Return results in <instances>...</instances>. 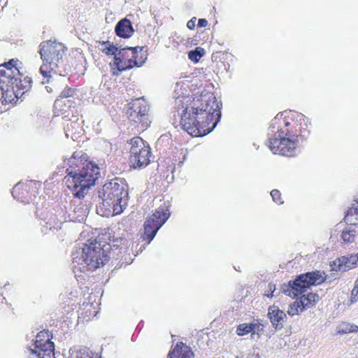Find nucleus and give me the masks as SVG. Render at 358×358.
I'll return each instance as SVG.
<instances>
[{
  "instance_id": "obj_37",
  "label": "nucleus",
  "mask_w": 358,
  "mask_h": 358,
  "mask_svg": "<svg viewBox=\"0 0 358 358\" xmlns=\"http://www.w3.org/2000/svg\"><path fill=\"white\" fill-rule=\"evenodd\" d=\"M283 124H284V126H285V127H288V126L289 125V122H285V121H284V122H283Z\"/></svg>"
},
{
  "instance_id": "obj_8",
  "label": "nucleus",
  "mask_w": 358,
  "mask_h": 358,
  "mask_svg": "<svg viewBox=\"0 0 358 358\" xmlns=\"http://www.w3.org/2000/svg\"><path fill=\"white\" fill-rule=\"evenodd\" d=\"M320 271L308 272L300 275L294 280L289 282V286L283 289V292L292 297H296L307 291L312 285L322 284L325 277Z\"/></svg>"
},
{
  "instance_id": "obj_16",
  "label": "nucleus",
  "mask_w": 358,
  "mask_h": 358,
  "mask_svg": "<svg viewBox=\"0 0 358 358\" xmlns=\"http://www.w3.org/2000/svg\"><path fill=\"white\" fill-rule=\"evenodd\" d=\"M116 34L122 38H129L134 34V28L129 20L124 18L121 20L115 26Z\"/></svg>"
},
{
  "instance_id": "obj_17",
  "label": "nucleus",
  "mask_w": 358,
  "mask_h": 358,
  "mask_svg": "<svg viewBox=\"0 0 358 358\" xmlns=\"http://www.w3.org/2000/svg\"><path fill=\"white\" fill-rule=\"evenodd\" d=\"M143 63V62L138 64L136 61V58L134 59L131 55L130 58L127 59L125 61H122L120 59V57L115 58L113 63L110 64V65L112 66H115L119 72H122L127 69H131L134 66L140 67L142 66ZM112 68L114 69V67Z\"/></svg>"
},
{
  "instance_id": "obj_35",
  "label": "nucleus",
  "mask_w": 358,
  "mask_h": 358,
  "mask_svg": "<svg viewBox=\"0 0 358 358\" xmlns=\"http://www.w3.org/2000/svg\"><path fill=\"white\" fill-rule=\"evenodd\" d=\"M46 336L47 338H48V336L47 335V333L45 332V331H40L37 336H36V341L37 340H41V343H43V339H42V337H45Z\"/></svg>"
},
{
  "instance_id": "obj_12",
  "label": "nucleus",
  "mask_w": 358,
  "mask_h": 358,
  "mask_svg": "<svg viewBox=\"0 0 358 358\" xmlns=\"http://www.w3.org/2000/svg\"><path fill=\"white\" fill-rule=\"evenodd\" d=\"M54 343L47 338L44 343L35 341L27 350V358H55Z\"/></svg>"
},
{
  "instance_id": "obj_28",
  "label": "nucleus",
  "mask_w": 358,
  "mask_h": 358,
  "mask_svg": "<svg viewBox=\"0 0 358 358\" xmlns=\"http://www.w3.org/2000/svg\"><path fill=\"white\" fill-rule=\"evenodd\" d=\"M271 196L273 201L276 203H282V201H281L280 193L278 189H273L271 192Z\"/></svg>"
},
{
  "instance_id": "obj_29",
  "label": "nucleus",
  "mask_w": 358,
  "mask_h": 358,
  "mask_svg": "<svg viewBox=\"0 0 358 358\" xmlns=\"http://www.w3.org/2000/svg\"><path fill=\"white\" fill-rule=\"evenodd\" d=\"M14 63L15 64L16 62H15L13 59L10 60L8 63L5 64L6 67L7 68V70L6 71H8V69H10L13 72V75L15 74V71L17 72V74L19 73L18 69L15 66Z\"/></svg>"
},
{
  "instance_id": "obj_36",
  "label": "nucleus",
  "mask_w": 358,
  "mask_h": 358,
  "mask_svg": "<svg viewBox=\"0 0 358 358\" xmlns=\"http://www.w3.org/2000/svg\"><path fill=\"white\" fill-rule=\"evenodd\" d=\"M208 25V21L206 19H199L198 26L199 27H206Z\"/></svg>"
},
{
  "instance_id": "obj_14",
  "label": "nucleus",
  "mask_w": 358,
  "mask_h": 358,
  "mask_svg": "<svg viewBox=\"0 0 358 358\" xmlns=\"http://www.w3.org/2000/svg\"><path fill=\"white\" fill-rule=\"evenodd\" d=\"M64 162L68 166L66 170V176H70V169L72 171H78L76 169H81L82 166L88 162L86 159V155L83 153L82 151H76L69 158H66Z\"/></svg>"
},
{
  "instance_id": "obj_30",
  "label": "nucleus",
  "mask_w": 358,
  "mask_h": 358,
  "mask_svg": "<svg viewBox=\"0 0 358 358\" xmlns=\"http://www.w3.org/2000/svg\"><path fill=\"white\" fill-rule=\"evenodd\" d=\"M73 90L71 89V88H66L64 89L60 94V97L61 98H67V97H70V96H72L73 94Z\"/></svg>"
},
{
  "instance_id": "obj_31",
  "label": "nucleus",
  "mask_w": 358,
  "mask_h": 358,
  "mask_svg": "<svg viewBox=\"0 0 358 358\" xmlns=\"http://www.w3.org/2000/svg\"><path fill=\"white\" fill-rule=\"evenodd\" d=\"M20 187H21V185L20 183L17 184L13 189V191H12V195L14 198L15 199H20L19 196H18V193H19V191L20 189Z\"/></svg>"
},
{
  "instance_id": "obj_4",
  "label": "nucleus",
  "mask_w": 358,
  "mask_h": 358,
  "mask_svg": "<svg viewBox=\"0 0 358 358\" xmlns=\"http://www.w3.org/2000/svg\"><path fill=\"white\" fill-rule=\"evenodd\" d=\"M103 206L112 208L114 215H119L127 207L128 186L122 179L115 178L106 182L98 191Z\"/></svg>"
},
{
  "instance_id": "obj_19",
  "label": "nucleus",
  "mask_w": 358,
  "mask_h": 358,
  "mask_svg": "<svg viewBox=\"0 0 358 358\" xmlns=\"http://www.w3.org/2000/svg\"><path fill=\"white\" fill-rule=\"evenodd\" d=\"M356 228L355 224H350L344 227L341 237L345 243H350L355 241L357 234Z\"/></svg>"
},
{
  "instance_id": "obj_32",
  "label": "nucleus",
  "mask_w": 358,
  "mask_h": 358,
  "mask_svg": "<svg viewBox=\"0 0 358 358\" xmlns=\"http://www.w3.org/2000/svg\"><path fill=\"white\" fill-rule=\"evenodd\" d=\"M196 17H192L190 20H189L187 23V27L189 29H194V27H195V23H196Z\"/></svg>"
},
{
  "instance_id": "obj_24",
  "label": "nucleus",
  "mask_w": 358,
  "mask_h": 358,
  "mask_svg": "<svg viewBox=\"0 0 358 358\" xmlns=\"http://www.w3.org/2000/svg\"><path fill=\"white\" fill-rule=\"evenodd\" d=\"M204 55V50L198 47L194 50H191L188 53L189 59L194 62H197Z\"/></svg>"
},
{
  "instance_id": "obj_27",
  "label": "nucleus",
  "mask_w": 358,
  "mask_h": 358,
  "mask_svg": "<svg viewBox=\"0 0 358 358\" xmlns=\"http://www.w3.org/2000/svg\"><path fill=\"white\" fill-rule=\"evenodd\" d=\"M358 331V327L352 324H345L341 329V332L348 334L350 332H357Z\"/></svg>"
},
{
  "instance_id": "obj_23",
  "label": "nucleus",
  "mask_w": 358,
  "mask_h": 358,
  "mask_svg": "<svg viewBox=\"0 0 358 358\" xmlns=\"http://www.w3.org/2000/svg\"><path fill=\"white\" fill-rule=\"evenodd\" d=\"M301 307H302V304L301 303V301L299 299L296 301L293 302L292 304L289 305L288 310H287V313L291 316L298 315V314H299V313H301L303 311V310H301Z\"/></svg>"
},
{
  "instance_id": "obj_1",
  "label": "nucleus",
  "mask_w": 358,
  "mask_h": 358,
  "mask_svg": "<svg viewBox=\"0 0 358 358\" xmlns=\"http://www.w3.org/2000/svg\"><path fill=\"white\" fill-rule=\"evenodd\" d=\"M221 117L219 103L213 94L201 96L190 108L182 111L180 124L184 130L192 136H201L210 133Z\"/></svg>"
},
{
  "instance_id": "obj_6",
  "label": "nucleus",
  "mask_w": 358,
  "mask_h": 358,
  "mask_svg": "<svg viewBox=\"0 0 358 358\" xmlns=\"http://www.w3.org/2000/svg\"><path fill=\"white\" fill-rule=\"evenodd\" d=\"M278 118H275L268 128V148L273 154L284 156L295 155L298 140L288 129L280 128Z\"/></svg>"
},
{
  "instance_id": "obj_11",
  "label": "nucleus",
  "mask_w": 358,
  "mask_h": 358,
  "mask_svg": "<svg viewBox=\"0 0 358 358\" xmlns=\"http://www.w3.org/2000/svg\"><path fill=\"white\" fill-rule=\"evenodd\" d=\"M149 106L143 98H138L134 100L127 111L128 117L131 121L138 123L143 129L149 127L150 121L148 118V112Z\"/></svg>"
},
{
  "instance_id": "obj_22",
  "label": "nucleus",
  "mask_w": 358,
  "mask_h": 358,
  "mask_svg": "<svg viewBox=\"0 0 358 358\" xmlns=\"http://www.w3.org/2000/svg\"><path fill=\"white\" fill-rule=\"evenodd\" d=\"M256 324H240L236 330V333L238 336H244L254 331Z\"/></svg>"
},
{
  "instance_id": "obj_34",
  "label": "nucleus",
  "mask_w": 358,
  "mask_h": 358,
  "mask_svg": "<svg viewBox=\"0 0 358 358\" xmlns=\"http://www.w3.org/2000/svg\"><path fill=\"white\" fill-rule=\"evenodd\" d=\"M268 288L269 289V290L271 291V294H266V296L268 297V298H272L273 296V292L275 290V285L272 284V283H269L268 285Z\"/></svg>"
},
{
  "instance_id": "obj_25",
  "label": "nucleus",
  "mask_w": 358,
  "mask_h": 358,
  "mask_svg": "<svg viewBox=\"0 0 358 358\" xmlns=\"http://www.w3.org/2000/svg\"><path fill=\"white\" fill-rule=\"evenodd\" d=\"M120 47H117L114 45L113 43H110L108 46L107 49L104 52L106 55H114V60L115 58H118L117 52L119 50Z\"/></svg>"
},
{
  "instance_id": "obj_38",
  "label": "nucleus",
  "mask_w": 358,
  "mask_h": 358,
  "mask_svg": "<svg viewBox=\"0 0 358 358\" xmlns=\"http://www.w3.org/2000/svg\"><path fill=\"white\" fill-rule=\"evenodd\" d=\"M113 75H117H117H119V73H116V72H115V71H113Z\"/></svg>"
},
{
  "instance_id": "obj_10",
  "label": "nucleus",
  "mask_w": 358,
  "mask_h": 358,
  "mask_svg": "<svg viewBox=\"0 0 358 358\" xmlns=\"http://www.w3.org/2000/svg\"><path fill=\"white\" fill-rule=\"evenodd\" d=\"M170 216L169 210L164 206H159L144 223V240L148 244L155 238L158 230L166 222Z\"/></svg>"
},
{
  "instance_id": "obj_3",
  "label": "nucleus",
  "mask_w": 358,
  "mask_h": 358,
  "mask_svg": "<svg viewBox=\"0 0 358 358\" xmlns=\"http://www.w3.org/2000/svg\"><path fill=\"white\" fill-rule=\"evenodd\" d=\"M76 170H71L70 176H66L64 181L75 197L83 199L100 177L99 168L92 162H87L81 169Z\"/></svg>"
},
{
  "instance_id": "obj_9",
  "label": "nucleus",
  "mask_w": 358,
  "mask_h": 358,
  "mask_svg": "<svg viewBox=\"0 0 358 358\" xmlns=\"http://www.w3.org/2000/svg\"><path fill=\"white\" fill-rule=\"evenodd\" d=\"M129 156L130 166L134 169H143L150 162L151 149L149 144L141 137L131 139Z\"/></svg>"
},
{
  "instance_id": "obj_15",
  "label": "nucleus",
  "mask_w": 358,
  "mask_h": 358,
  "mask_svg": "<svg viewBox=\"0 0 358 358\" xmlns=\"http://www.w3.org/2000/svg\"><path fill=\"white\" fill-rule=\"evenodd\" d=\"M268 317L272 326L278 331L283 328L287 320V315L278 306L273 305L268 307Z\"/></svg>"
},
{
  "instance_id": "obj_33",
  "label": "nucleus",
  "mask_w": 358,
  "mask_h": 358,
  "mask_svg": "<svg viewBox=\"0 0 358 358\" xmlns=\"http://www.w3.org/2000/svg\"><path fill=\"white\" fill-rule=\"evenodd\" d=\"M110 43V42L108 41H103V42L100 43V45H99V48L104 52Z\"/></svg>"
},
{
  "instance_id": "obj_7",
  "label": "nucleus",
  "mask_w": 358,
  "mask_h": 358,
  "mask_svg": "<svg viewBox=\"0 0 358 358\" xmlns=\"http://www.w3.org/2000/svg\"><path fill=\"white\" fill-rule=\"evenodd\" d=\"M31 78L29 76H25L22 80L18 74L13 75V72L10 69L4 71V74L2 75V78L0 79V90L2 98L6 102H10L13 100V95L18 99L24 93L20 94V90L22 89L27 91L31 87Z\"/></svg>"
},
{
  "instance_id": "obj_21",
  "label": "nucleus",
  "mask_w": 358,
  "mask_h": 358,
  "mask_svg": "<svg viewBox=\"0 0 358 358\" xmlns=\"http://www.w3.org/2000/svg\"><path fill=\"white\" fill-rule=\"evenodd\" d=\"M143 48V47L139 46H136L134 48L126 47L121 48V47L120 46L119 50L117 52V56L120 57V59L122 61H125L129 57V53H130L131 55H132V57L136 59L138 52L141 51Z\"/></svg>"
},
{
  "instance_id": "obj_5",
  "label": "nucleus",
  "mask_w": 358,
  "mask_h": 358,
  "mask_svg": "<svg viewBox=\"0 0 358 358\" xmlns=\"http://www.w3.org/2000/svg\"><path fill=\"white\" fill-rule=\"evenodd\" d=\"M66 47L55 41H45L39 45V54L43 62L40 73L44 78H50L51 73L62 75L64 56Z\"/></svg>"
},
{
  "instance_id": "obj_39",
  "label": "nucleus",
  "mask_w": 358,
  "mask_h": 358,
  "mask_svg": "<svg viewBox=\"0 0 358 358\" xmlns=\"http://www.w3.org/2000/svg\"><path fill=\"white\" fill-rule=\"evenodd\" d=\"M58 103H59V100L57 99L55 101V104H57Z\"/></svg>"
},
{
  "instance_id": "obj_2",
  "label": "nucleus",
  "mask_w": 358,
  "mask_h": 358,
  "mask_svg": "<svg viewBox=\"0 0 358 358\" xmlns=\"http://www.w3.org/2000/svg\"><path fill=\"white\" fill-rule=\"evenodd\" d=\"M110 245H101L96 241L83 243L72 252L73 268L85 273L103 266L110 258L108 250Z\"/></svg>"
},
{
  "instance_id": "obj_26",
  "label": "nucleus",
  "mask_w": 358,
  "mask_h": 358,
  "mask_svg": "<svg viewBox=\"0 0 358 358\" xmlns=\"http://www.w3.org/2000/svg\"><path fill=\"white\" fill-rule=\"evenodd\" d=\"M358 300V278L355 282L354 287L351 292V303H355Z\"/></svg>"
},
{
  "instance_id": "obj_13",
  "label": "nucleus",
  "mask_w": 358,
  "mask_h": 358,
  "mask_svg": "<svg viewBox=\"0 0 358 358\" xmlns=\"http://www.w3.org/2000/svg\"><path fill=\"white\" fill-rule=\"evenodd\" d=\"M358 266V253L350 256H343L333 262L331 264L333 271L345 272Z\"/></svg>"
},
{
  "instance_id": "obj_20",
  "label": "nucleus",
  "mask_w": 358,
  "mask_h": 358,
  "mask_svg": "<svg viewBox=\"0 0 358 358\" xmlns=\"http://www.w3.org/2000/svg\"><path fill=\"white\" fill-rule=\"evenodd\" d=\"M320 296L317 294L308 293L307 295L303 294L299 298L302 307L301 310L309 308L319 301Z\"/></svg>"
},
{
  "instance_id": "obj_18",
  "label": "nucleus",
  "mask_w": 358,
  "mask_h": 358,
  "mask_svg": "<svg viewBox=\"0 0 358 358\" xmlns=\"http://www.w3.org/2000/svg\"><path fill=\"white\" fill-rule=\"evenodd\" d=\"M193 352L183 343L177 344L169 354V358H192Z\"/></svg>"
}]
</instances>
